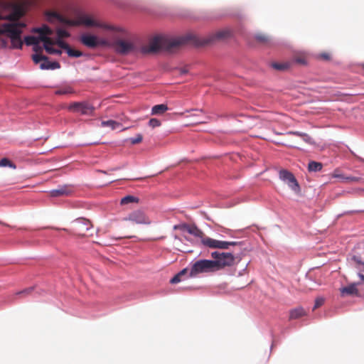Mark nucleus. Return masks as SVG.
I'll list each match as a JSON object with an SVG mask.
<instances>
[{
  "instance_id": "2eb2a0df",
  "label": "nucleus",
  "mask_w": 364,
  "mask_h": 364,
  "mask_svg": "<svg viewBox=\"0 0 364 364\" xmlns=\"http://www.w3.org/2000/svg\"><path fill=\"white\" fill-rule=\"evenodd\" d=\"M81 43L88 48H95L98 45V41L96 36L89 34H83L80 37Z\"/></svg>"
},
{
  "instance_id": "473e14b6",
  "label": "nucleus",
  "mask_w": 364,
  "mask_h": 364,
  "mask_svg": "<svg viewBox=\"0 0 364 364\" xmlns=\"http://www.w3.org/2000/svg\"><path fill=\"white\" fill-rule=\"evenodd\" d=\"M32 59H33V60L34 61L35 63H38L41 61L47 60H48V57H46L45 55H43L41 54L36 53V54L33 55Z\"/></svg>"
},
{
  "instance_id": "f704fd0d",
  "label": "nucleus",
  "mask_w": 364,
  "mask_h": 364,
  "mask_svg": "<svg viewBox=\"0 0 364 364\" xmlns=\"http://www.w3.org/2000/svg\"><path fill=\"white\" fill-rule=\"evenodd\" d=\"M56 33L58 36L57 39H62L63 38H68L70 36V33L63 29L59 28L57 30Z\"/></svg>"
},
{
  "instance_id": "7ed1b4c3",
  "label": "nucleus",
  "mask_w": 364,
  "mask_h": 364,
  "mask_svg": "<svg viewBox=\"0 0 364 364\" xmlns=\"http://www.w3.org/2000/svg\"><path fill=\"white\" fill-rule=\"evenodd\" d=\"M26 26L24 23H4L0 28V35L6 34L11 38L12 47L21 48L23 42L21 39L22 29Z\"/></svg>"
},
{
  "instance_id": "8fccbe9b",
  "label": "nucleus",
  "mask_w": 364,
  "mask_h": 364,
  "mask_svg": "<svg viewBox=\"0 0 364 364\" xmlns=\"http://www.w3.org/2000/svg\"><path fill=\"white\" fill-rule=\"evenodd\" d=\"M363 191H364V190H363Z\"/></svg>"
},
{
  "instance_id": "09e8293b",
  "label": "nucleus",
  "mask_w": 364,
  "mask_h": 364,
  "mask_svg": "<svg viewBox=\"0 0 364 364\" xmlns=\"http://www.w3.org/2000/svg\"><path fill=\"white\" fill-rule=\"evenodd\" d=\"M0 224H2L4 225H6L4 223H3L2 222L0 221Z\"/></svg>"
},
{
  "instance_id": "f257e3e1",
  "label": "nucleus",
  "mask_w": 364,
  "mask_h": 364,
  "mask_svg": "<svg viewBox=\"0 0 364 364\" xmlns=\"http://www.w3.org/2000/svg\"><path fill=\"white\" fill-rule=\"evenodd\" d=\"M189 36H182L176 38H169L163 36H155L147 45L140 44L131 38H115L110 43V47L120 55H146L154 54L161 50L173 51L186 44Z\"/></svg>"
},
{
  "instance_id": "412c9836",
  "label": "nucleus",
  "mask_w": 364,
  "mask_h": 364,
  "mask_svg": "<svg viewBox=\"0 0 364 364\" xmlns=\"http://www.w3.org/2000/svg\"><path fill=\"white\" fill-rule=\"evenodd\" d=\"M168 109V107L165 104H160L154 105L151 109V114L161 115L163 114Z\"/></svg>"
},
{
  "instance_id": "c756f323",
  "label": "nucleus",
  "mask_w": 364,
  "mask_h": 364,
  "mask_svg": "<svg viewBox=\"0 0 364 364\" xmlns=\"http://www.w3.org/2000/svg\"><path fill=\"white\" fill-rule=\"evenodd\" d=\"M255 38L258 42L261 43L267 44L269 42V38L264 34H257Z\"/></svg>"
},
{
  "instance_id": "0eeeda50",
  "label": "nucleus",
  "mask_w": 364,
  "mask_h": 364,
  "mask_svg": "<svg viewBox=\"0 0 364 364\" xmlns=\"http://www.w3.org/2000/svg\"><path fill=\"white\" fill-rule=\"evenodd\" d=\"M201 243L204 246L211 249L228 250L230 246H235L239 245L240 242L235 241L226 242L205 237V238H203V240H201Z\"/></svg>"
},
{
  "instance_id": "58836bf2",
  "label": "nucleus",
  "mask_w": 364,
  "mask_h": 364,
  "mask_svg": "<svg viewBox=\"0 0 364 364\" xmlns=\"http://www.w3.org/2000/svg\"><path fill=\"white\" fill-rule=\"evenodd\" d=\"M324 303V299L321 297L317 298L315 301V304L314 306V310L321 306Z\"/></svg>"
},
{
  "instance_id": "c85d7f7f",
  "label": "nucleus",
  "mask_w": 364,
  "mask_h": 364,
  "mask_svg": "<svg viewBox=\"0 0 364 364\" xmlns=\"http://www.w3.org/2000/svg\"><path fill=\"white\" fill-rule=\"evenodd\" d=\"M138 199L132 196H127L121 199L122 205H127L131 203L137 202Z\"/></svg>"
},
{
  "instance_id": "1a4fd4ad",
  "label": "nucleus",
  "mask_w": 364,
  "mask_h": 364,
  "mask_svg": "<svg viewBox=\"0 0 364 364\" xmlns=\"http://www.w3.org/2000/svg\"><path fill=\"white\" fill-rule=\"evenodd\" d=\"M279 178L286 183L289 187L294 192L299 191V185L292 173L287 170H281L279 171Z\"/></svg>"
},
{
  "instance_id": "7c9ffc66",
  "label": "nucleus",
  "mask_w": 364,
  "mask_h": 364,
  "mask_svg": "<svg viewBox=\"0 0 364 364\" xmlns=\"http://www.w3.org/2000/svg\"><path fill=\"white\" fill-rule=\"evenodd\" d=\"M290 134L301 137L302 139L307 143H309V144L311 143V138L307 134L301 133V132H290Z\"/></svg>"
},
{
  "instance_id": "de8ad7c7",
  "label": "nucleus",
  "mask_w": 364,
  "mask_h": 364,
  "mask_svg": "<svg viewBox=\"0 0 364 364\" xmlns=\"http://www.w3.org/2000/svg\"><path fill=\"white\" fill-rule=\"evenodd\" d=\"M4 16H2L0 14V20H4Z\"/></svg>"
},
{
  "instance_id": "a19ab883",
  "label": "nucleus",
  "mask_w": 364,
  "mask_h": 364,
  "mask_svg": "<svg viewBox=\"0 0 364 364\" xmlns=\"http://www.w3.org/2000/svg\"><path fill=\"white\" fill-rule=\"evenodd\" d=\"M352 259L356 262L357 264H361V265H363L364 266V262H361V260L360 259V258L357 256H353L352 257Z\"/></svg>"
},
{
  "instance_id": "f03ea898",
  "label": "nucleus",
  "mask_w": 364,
  "mask_h": 364,
  "mask_svg": "<svg viewBox=\"0 0 364 364\" xmlns=\"http://www.w3.org/2000/svg\"><path fill=\"white\" fill-rule=\"evenodd\" d=\"M48 16L55 18L59 22L70 26L84 25L87 27H97L106 30H114L112 26L92 19L90 16L86 14L80 15L76 20L68 19L55 11L48 12Z\"/></svg>"
},
{
  "instance_id": "ddd939ff",
  "label": "nucleus",
  "mask_w": 364,
  "mask_h": 364,
  "mask_svg": "<svg viewBox=\"0 0 364 364\" xmlns=\"http://www.w3.org/2000/svg\"><path fill=\"white\" fill-rule=\"evenodd\" d=\"M74 192V187L71 185H63L58 188L50 191V196L53 197L68 196Z\"/></svg>"
},
{
  "instance_id": "9b49d317",
  "label": "nucleus",
  "mask_w": 364,
  "mask_h": 364,
  "mask_svg": "<svg viewBox=\"0 0 364 364\" xmlns=\"http://www.w3.org/2000/svg\"><path fill=\"white\" fill-rule=\"evenodd\" d=\"M174 229L186 230L191 235H193L195 237L200 238L201 240H203V238H205V237L203 232L201 230H200L196 225H188L186 223H183L181 225H175Z\"/></svg>"
},
{
  "instance_id": "39448f33",
  "label": "nucleus",
  "mask_w": 364,
  "mask_h": 364,
  "mask_svg": "<svg viewBox=\"0 0 364 364\" xmlns=\"http://www.w3.org/2000/svg\"><path fill=\"white\" fill-rule=\"evenodd\" d=\"M213 260L200 259L192 264L190 269V277H195L200 274L216 272Z\"/></svg>"
},
{
  "instance_id": "6e6552de",
  "label": "nucleus",
  "mask_w": 364,
  "mask_h": 364,
  "mask_svg": "<svg viewBox=\"0 0 364 364\" xmlns=\"http://www.w3.org/2000/svg\"><path fill=\"white\" fill-rule=\"evenodd\" d=\"M68 109L82 115H92L95 108L87 102H75L68 105Z\"/></svg>"
},
{
  "instance_id": "e433bc0d",
  "label": "nucleus",
  "mask_w": 364,
  "mask_h": 364,
  "mask_svg": "<svg viewBox=\"0 0 364 364\" xmlns=\"http://www.w3.org/2000/svg\"><path fill=\"white\" fill-rule=\"evenodd\" d=\"M142 135L141 134H138L136 137L130 138L129 141L132 144H136L140 143L142 141Z\"/></svg>"
},
{
  "instance_id": "b1692460",
  "label": "nucleus",
  "mask_w": 364,
  "mask_h": 364,
  "mask_svg": "<svg viewBox=\"0 0 364 364\" xmlns=\"http://www.w3.org/2000/svg\"><path fill=\"white\" fill-rule=\"evenodd\" d=\"M309 171H318L322 168V164L316 161H311L308 166Z\"/></svg>"
},
{
  "instance_id": "a878e982",
  "label": "nucleus",
  "mask_w": 364,
  "mask_h": 364,
  "mask_svg": "<svg viewBox=\"0 0 364 364\" xmlns=\"http://www.w3.org/2000/svg\"><path fill=\"white\" fill-rule=\"evenodd\" d=\"M52 45L53 44L44 43V48L46 51L49 54L60 55L62 53V51L60 50L52 48L50 46Z\"/></svg>"
},
{
  "instance_id": "c9c22d12",
  "label": "nucleus",
  "mask_w": 364,
  "mask_h": 364,
  "mask_svg": "<svg viewBox=\"0 0 364 364\" xmlns=\"http://www.w3.org/2000/svg\"><path fill=\"white\" fill-rule=\"evenodd\" d=\"M161 124V121L156 118H152L149 122V125L152 128L160 127Z\"/></svg>"
},
{
  "instance_id": "cd10ccee",
  "label": "nucleus",
  "mask_w": 364,
  "mask_h": 364,
  "mask_svg": "<svg viewBox=\"0 0 364 364\" xmlns=\"http://www.w3.org/2000/svg\"><path fill=\"white\" fill-rule=\"evenodd\" d=\"M73 92V90L69 86L60 88L55 92V95H68Z\"/></svg>"
},
{
  "instance_id": "ea45409f",
  "label": "nucleus",
  "mask_w": 364,
  "mask_h": 364,
  "mask_svg": "<svg viewBox=\"0 0 364 364\" xmlns=\"http://www.w3.org/2000/svg\"><path fill=\"white\" fill-rule=\"evenodd\" d=\"M43 63H42L40 66L41 69H43V70L44 69H47V70L51 69L52 67L50 65V62L48 61V59L47 60H43Z\"/></svg>"
},
{
  "instance_id": "5701e85b",
  "label": "nucleus",
  "mask_w": 364,
  "mask_h": 364,
  "mask_svg": "<svg viewBox=\"0 0 364 364\" xmlns=\"http://www.w3.org/2000/svg\"><path fill=\"white\" fill-rule=\"evenodd\" d=\"M101 125L102 127H109L112 130L119 128L121 127V124L119 122H117L114 120L102 121L101 122Z\"/></svg>"
},
{
  "instance_id": "4468645a",
  "label": "nucleus",
  "mask_w": 364,
  "mask_h": 364,
  "mask_svg": "<svg viewBox=\"0 0 364 364\" xmlns=\"http://www.w3.org/2000/svg\"><path fill=\"white\" fill-rule=\"evenodd\" d=\"M136 224H150L149 218L141 211H135L131 213L126 219Z\"/></svg>"
},
{
  "instance_id": "aec40b11",
  "label": "nucleus",
  "mask_w": 364,
  "mask_h": 364,
  "mask_svg": "<svg viewBox=\"0 0 364 364\" xmlns=\"http://www.w3.org/2000/svg\"><path fill=\"white\" fill-rule=\"evenodd\" d=\"M306 315V311L302 307H296L289 311V320L300 318Z\"/></svg>"
},
{
  "instance_id": "423d86ee",
  "label": "nucleus",
  "mask_w": 364,
  "mask_h": 364,
  "mask_svg": "<svg viewBox=\"0 0 364 364\" xmlns=\"http://www.w3.org/2000/svg\"><path fill=\"white\" fill-rule=\"evenodd\" d=\"M92 228V225L90 220L85 218H78L74 221V225L71 230L68 229H63L67 232L83 237L85 235V232Z\"/></svg>"
},
{
  "instance_id": "37998d69",
  "label": "nucleus",
  "mask_w": 364,
  "mask_h": 364,
  "mask_svg": "<svg viewBox=\"0 0 364 364\" xmlns=\"http://www.w3.org/2000/svg\"><path fill=\"white\" fill-rule=\"evenodd\" d=\"M321 58L323 60H329L330 59V55L328 53H321L320 55Z\"/></svg>"
},
{
  "instance_id": "dca6fc26",
  "label": "nucleus",
  "mask_w": 364,
  "mask_h": 364,
  "mask_svg": "<svg viewBox=\"0 0 364 364\" xmlns=\"http://www.w3.org/2000/svg\"><path fill=\"white\" fill-rule=\"evenodd\" d=\"M358 284H359V283H352L346 287L341 288L340 289L341 295L342 296H350V295L358 296L359 294V291L357 288V286Z\"/></svg>"
},
{
  "instance_id": "bb28decb",
  "label": "nucleus",
  "mask_w": 364,
  "mask_h": 364,
  "mask_svg": "<svg viewBox=\"0 0 364 364\" xmlns=\"http://www.w3.org/2000/svg\"><path fill=\"white\" fill-rule=\"evenodd\" d=\"M9 166L11 168H16V165L7 158H3L0 160V167Z\"/></svg>"
},
{
  "instance_id": "49530a36",
  "label": "nucleus",
  "mask_w": 364,
  "mask_h": 364,
  "mask_svg": "<svg viewBox=\"0 0 364 364\" xmlns=\"http://www.w3.org/2000/svg\"><path fill=\"white\" fill-rule=\"evenodd\" d=\"M119 169V167H115V168H112V171H117Z\"/></svg>"
},
{
  "instance_id": "4be33fe9",
  "label": "nucleus",
  "mask_w": 364,
  "mask_h": 364,
  "mask_svg": "<svg viewBox=\"0 0 364 364\" xmlns=\"http://www.w3.org/2000/svg\"><path fill=\"white\" fill-rule=\"evenodd\" d=\"M291 66V63L289 62H282V63H272V67L279 71L287 70Z\"/></svg>"
},
{
  "instance_id": "c03bdc74",
  "label": "nucleus",
  "mask_w": 364,
  "mask_h": 364,
  "mask_svg": "<svg viewBox=\"0 0 364 364\" xmlns=\"http://www.w3.org/2000/svg\"><path fill=\"white\" fill-rule=\"evenodd\" d=\"M296 62L300 64H304L305 63V60L302 58H296Z\"/></svg>"
},
{
  "instance_id": "6ab92c4d",
  "label": "nucleus",
  "mask_w": 364,
  "mask_h": 364,
  "mask_svg": "<svg viewBox=\"0 0 364 364\" xmlns=\"http://www.w3.org/2000/svg\"><path fill=\"white\" fill-rule=\"evenodd\" d=\"M24 41L27 46H33V50L36 52L42 51V48L38 46L39 43L41 41L39 36H28L25 37Z\"/></svg>"
},
{
  "instance_id": "79ce46f5",
  "label": "nucleus",
  "mask_w": 364,
  "mask_h": 364,
  "mask_svg": "<svg viewBox=\"0 0 364 364\" xmlns=\"http://www.w3.org/2000/svg\"><path fill=\"white\" fill-rule=\"evenodd\" d=\"M51 70L60 68V64L58 62H50Z\"/></svg>"
},
{
  "instance_id": "4c0bfd02",
  "label": "nucleus",
  "mask_w": 364,
  "mask_h": 364,
  "mask_svg": "<svg viewBox=\"0 0 364 364\" xmlns=\"http://www.w3.org/2000/svg\"><path fill=\"white\" fill-rule=\"evenodd\" d=\"M33 288H28L16 293L18 296H27L31 293Z\"/></svg>"
},
{
  "instance_id": "2f4dec72",
  "label": "nucleus",
  "mask_w": 364,
  "mask_h": 364,
  "mask_svg": "<svg viewBox=\"0 0 364 364\" xmlns=\"http://www.w3.org/2000/svg\"><path fill=\"white\" fill-rule=\"evenodd\" d=\"M54 44L58 46L60 48L65 49L66 51H68L70 48L69 45L62 41V39H56L54 41Z\"/></svg>"
},
{
  "instance_id": "20e7f679",
  "label": "nucleus",
  "mask_w": 364,
  "mask_h": 364,
  "mask_svg": "<svg viewBox=\"0 0 364 364\" xmlns=\"http://www.w3.org/2000/svg\"><path fill=\"white\" fill-rule=\"evenodd\" d=\"M215 271H219L228 267H231L235 263V257L230 252H220L215 251L211 253Z\"/></svg>"
},
{
  "instance_id": "72a5a7b5",
  "label": "nucleus",
  "mask_w": 364,
  "mask_h": 364,
  "mask_svg": "<svg viewBox=\"0 0 364 364\" xmlns=\"http://www.w3.org/2000/svg\"><path fill=\"white\" fill-rule=\"evenodd\" d=\"M67 53L70 57L78 58V57H80V56L82 55V52H80L79 50H74V49L71 48L70 47L68 50Z\"/></svg>"
},
{
  "instance_id": "f8f14e48",
  "label": "nucleus",
  "mask_w": 364,
  "mask_h": 364,
  "mask_svg": "<svg viewBox=\"0 0 364 364\" xmlns=\"http://www.w3.org/2000/svg\"><path fill=\"white\" fill-rule=\"evenodd\" d=\"M231 33L229 30H221L212 33L208 37L205 38L203 41V44H209L217 41H222L228 38L230 36Z\"/></svg>"
},
{
  "instance_id": "a211bd4d",
  "label": "nucleus",
  "mask_w": 364,
  "mask_h": 364,
  "mask_svg": "<svg viewBox=\"0 0 364 364\" xmlns=\"http://www.w3.org/2000/svg\"><path fill=\"white\" fill-rule=\"evenodd\" d=\"M332 178H339L341 181L346 183L358 182L360 178L354 176H346L343 175L339 170L336 169L331 174Z\"/></svg>"
},
{
  "instance_id": "f3484780",
  "label": "nucleus",
  "mask_w": 364,
  "mask_h": 364,
  "mask_svg": "<svg viewBox=\"0 0 364 364\" xmlns=\"http://www.w3.org/2000/svg\"><path fill=\"white\" fill-rule=\"evenodd\" d=\"M23 16V11L19 7H16L10 14L4 16V19L11 21V23H19L18 20Z\"/></svg>"
},
{
  "instance_id": "9d476101",
  "label": "nucleus",
  "mask_w": 364,
  "mask_h": 364,
  "mask_svg": "<svg viewBox=\"0 0 364 364\" xmlns=\"http://www.w3.org/2000/svg\"><path fill=\"white\" fill-rule=\"evenodd\" d=\"M33 33L39 34L40 40L44 43L54 44V41L48 37L53 33V31L46 25H43L40 28H33L32 29Z\"/></svg>"
},
{
  "instance_id": "a18cd8bd",
  "label": "nucleus",
  "mask_w": 364,
  "mask_h": 364,
  "mask_svg": "<svg viewBox=\"0 0 364 364\" xmlns=\"http://www.w3.org/2000/svg\"><path fill=\"white\" fill-rule=\"evenodd\" d=\"M359 277L361 279V280L364 282V275L363 274H358Z\"/></svg>"
},
{
  "instance_id": "393cba45",
  "label": "nucleus",
  "mask_w": 364,
  "mask_h": 364,
  "mask_svg": "<svg viewBox=\"0 0 364 364\" xmlns=\"http://www.w3.org/2000/svg\"><path fill=\"white\" fill-rule=\"evenodd\" d=\"M188 272L187 269H183L180 272H178L177 274H176L171 280L170 282L171 284H176L181 282V277L183 275H185Z\"/></svg>"
}]
</instances>
